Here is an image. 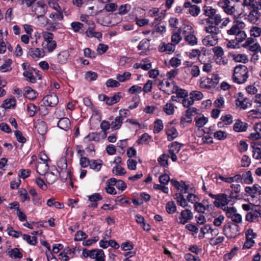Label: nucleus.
<instances>
[{
  "mask_svg": "<svg viewBox=\"0 0 261 261\" xmlns=\"http://www.w3.org/2000/svg\"><path fill=\"white\" fill-rule=\"evenodd\" d=\"M8 254L9 257L13 259H21L22 257V254L19 249L14 248L8 250Z\"/></svg>",
  "mask_w": 261,
  "mask_h": 261,
  "instance_id": "ea45409f",
  "label": "nucleus"
},
{
  "mask_svg": "<svg viewBox=\"0 0 261 261\" xmlns=\"http://www.w3.org/2000/svg\"><path fill=\"white\" fill-rule=\"evenodd\" d=\"M45 103L50 107H54L58 103V98L55 94L48 95L43 98Z\"/></svg>",
  "mask_w": 261,
  "mask_h": 261,
  "instance_id": "c85d7f7f",
  "label": "nucleus"
},
{
  "mask_svg": "<svg viewBox=\"0 0 261 261\" xmlns=\"http://www.w3.org/2000/svg\"><path fill=\"white\" fill-rule=\"evenodd\" d=\"M213 52L214 54V58L224 56V51L223 49L219 46L214 47L213 48Z\"/></svg>",
  "mask_w": 261,
  "mask_h": 261,
  "instance_id": "774afa93",
  "label": "nucleus"
},
{
  "mask_svg": "<svg viewBox=\"0 0 261 261\" xmlns=\"http://www.w3.org/2000/svg\"><path fill=\"white\" fill-rule=\"evenodd\" d=\"M194 208L196 212L199 213H204L205 211H210L212 210L213 205L210 204L208 199H203L202 202L198 201L194 205Z\"/></svg>",
  "mask_w": 261,
  "mask_h": 261,
  "instance_id": "f3484780",
  "label": "nucleus"
},
{
  "mask_svg": "<svg viewBox=\"0 0 261 261\" xmlns=\"http://www.w3.org/2000/svg\"><path fill=\"white\" fill-rule=\"evenodd\" d=\"M194 120L196 126L198 128H201L207 123L208 118L202 115H200L195 117Z\"/></svg>",
  "mask_w": 261,
  "mask_h": 261,
  "instance_id": "e433bc0d",
  "label": "nucleus"
},
{
  "mask_svg": "<svg viewBox=\"0 0 261 261\" xmlns=\"http://www.w3.org/2000/svg\"><path fill=\"white\" fill-rule=\"evenodd\" d=\"M102 161L101 160H92L90 162V169L98 172L99 171L102 165Z\"/></svg>",
  "mask_w": 261,
  "mask_h": 261,
  "instance_id": "a19ab883",
  "label": "nucleus"
},
{
  "mask_svg": "<svg viewBox=\"0 0 261 261\" xmlns=\"http://www.w3.org/2000/svg\"><path fill=\"white\" fill-rule=\"evenodd\" d=\"M49 17L54 21H61L63 19L64 16L61 11V8H59V10L57 13H52L50 14Z\"/></svg>",
  "mask_w": 261,
  "mask_h": 261,
  "instance_id": "6e6d98bb",
  "label": "nucleus"
},
{
  "mask_svg": "<svg viewBox=\"0 0 261 261\" xmlns=\"http://www.w3.org/2000/svg\"><path fill=\"white\" fill-rule=\"evenodd\" d=\"M182 33L185 42L189 45L194 46L198 44L197 38L194 35V30L190 25H184Z\"/></svg>",
  "mask_w": 261,
  "mask_h": 261,
  "instance_id": "39448f33",
  "label": "nucleus"
},
{
  "mask_svg": "<svg viewBox=\"0 0 261 261\" xmlns=\"http://www.w3.org/2000/svg\"><path fill=\"white\" fill-rule=\"evenodd\" d=\"M158 86L160 87V89L168 95L174 93L177 86L176 82L173 80L165 79L162 81L160 80Z\"/></svg>",
  "mask_w": 261,
  "mask_h": 261,
  "instance_id": "1a4fd4ad",
  "label": "nucleus"
},
{
  "mask_svg": "<svg viewBox=\"0 0 261 261\" xmlns=\"http://www.w3.org/2000/svg\"><path fill=\"white\" fill-rule=\"evenodd\" d=\"M193 218V214L190 210L185 209L181 211L180 214L175 216V221L179 224L185 225Z\"/></svg>",
  "mask_w": 261,
  "mask_h": 261,
  "instance_id": "9d476101",
  "label": "nucleus"
},
{
  "mask_svg": "<svg viewBox=\"0 0 261 261\" xmlns=\"http://www.w3.org/2000/svg\"><path fill=\"white\" fill-rule=\"evenodd\" d=\"M247 127L248 124L247 123L237 120L233 125V129L237 132H245Z\"/></svg>",
  "mask_w": 261,
  "mask_h": 261,
  "instance_id": "473e14b6",
  "label": "nucleus"
},
{
  "mask_svg": "<svg viewBox=\"0 0 261 261\" xmlns=\"http://www.w3.org/2000/svg\"><path fill=\"white\" fill-rule=\"evenodd\" d=\"M230 200L228 199V196L224 193L218 194L217 200L214 202V205L217 207H220L224 211H226L230 207L227 206Z\"/></svg>",
  "mask_w": 261,
  "mask_h": 261,
  "instance_id": "9b49d317",
  "label": "nucleus"
},
{
  "mask_svg": "<svg viewBox=\"0 0 261 261\" xmlns=\"http://www.w3.org/2000/svg\"><path fill=\"white\" fill-rule=\"evenodd\" d=\"M6 231L8 232V234L15 238H18L21 236H22V232L21 231H16L13 229V227L12 226H8L7 228Z\"/></svg>",
  "mask_w": 261,
  "mask_h": 261,
  "instance_id": "e2e57ef3",
  "label": "nucleus"
},
{
  "mask_svg": "<svg viewBox=\"0 0 261 261\" xmlns=\"http://www.w3.org/2000/svg\"><path fill=\"white\" fill-rule=\"evenodd\" d=\"M132 74L129 72H124L122 74H117L116 76V79L119 83L125 82L130 79Z\"/></svg>",
  "mask_w": 261,
  "mask_h": 261,
  "instance_id": "09e8293b",
  "label": "nucleus"
},
{
  "mask_svg": "<svg viewBox=\"0 0 261 261\" xmlns=\"http://www.w3.org/2000/svg\"><path fill=\"white\" fill-rule=\"evenodd\" d=\"M54 35L52 33L49 32H43L42 37L44 42L42 43V46L44 50L48 52L53 51L57 47V43L54 39Z\"/></svg>",
  "mask_w": 261,
  "mask_h": 261,
  "instance_id": "423d86ee",
  "label": "nucleus"
},
{
  "mask_svg": "<svg viewBox=\"0 0 261 261\" xmlns=\"http://www.w3.org/2000/svg\"><path fill=\"white\" fill-rule=\"evenodd\" d=\"M123 120V119H121V117H116L114 121H112L111 124L112 128L115 130L119 129L122 125Z\"/></svg>",
  "mask_w": 261,
  "mask_h": 261,
  "instance_id": "13d9d810",
  "label": "nucleus"
},
{
  "mask_svg": "<svg viewBox=\"0 0 261 261\" xmlns=\"http://www.w3.org/2000/svg\"><path fill=\"white\" fill-rule=\"evenodd\" d=\"M149 40L147 39H143L139 43L137 46V48L139 50H142V53H144L149 49Z\"/></svg>",
  "mask_w": 261,
  "mask_h": 261,
  "instance_id": "37998d69",
  "label": "nucleus"
},
{
  "mask_svg": "<svg viewBox=\"0 0 261 261\" xmlns=\"http://www.w3.org/2000/svg\"><path fill=\"white\" fill-rule=\"evenodd\" d=\"M57 125L61 129L68 130L70 128V121L67 117L61 118L59 120Z\"/></svg>",
  "mask_w": 261,
  "mask_h": 261,
  "instance_id": "c756f323",
  "label": "nucleus"
},
{
  "mask_svg": "<svg viewBox=\"0 0 261 261\" xmlns=\"http://www.w3.org/2000/svg\"><path fill=\"white\" fill-rule=\"evenodd\" d=\"M34 72L37 73V71L32 68L27 71H24L22 74L24 77L27 78V81H29L32 83H35L36 82V78L34 75Z\"/></svg>",
  "mask_w": 261,
  "mask_h": 261,
  "instance_id": "2f4dec72",
  "label": "nucleus"
},
{
  "mask_svg": "<svg viewBox=\"0 0 261 261\" xmlns=\"http://www.w3.org/2000/svg\"><path fill=\"white\" fill-rule=\"evenodd\" d=\"M45 176L46 181L48 184H53L56 181L60 175V172L56 168H54L50 172H47Z\"/></svg>",
  "mask_w": 261,
  "mask_h": 261,
  "instance_id": "6ab92c4d",
  "label": "nucleus"
},
{
  "mask_svg": "<svg viewBox=\"0 0 261 261\" xmlns=\"http://www.w3.org/2000/svg\"><path fill=\"white\" fill-rule=\"evenodd\" d=\"M182 28L178 29L177 31L173 33L171 36V42L175 45L178 44L182 40V37L180 35Z\"/></svg>",
  "mask_w": 261,
  "mask_h": 261,
  "instance_id": "79ce46f5",
  "label": "nucleus"
},
{
  "mask_svg": "<svg viewBox=\"0 0 261 261\" xmlns=\"http://www.w3.org/2000/svg\"><path fill=\"white\" fill-rule=\"evenodd\" d=\"M117 9V6L115 3H109L105 5L103 10L99 11L98 13L97 22L101 24L105 25L103 22L101 20V18L103 16H106L107 14L106 12H114Z\"/></svg>",
  "mask_w": 261,
  "mask_h": 261,
  "instance_id": "2eb2a0df",
  "label": "nucleus"
},
{
  "mask_svg": "<svg viewBox=\"0 0 261 261\" xmlns=\"http://www.w3.org/2000/svg\"><path fill=\"white\" fill-rule=\"evenodd\" d=\"M46 204L49 207L54 206L57 208H63L64 207L63 203L56 201L53 197L47 200Z\"/></svg>",
  "mask_w": 261,
  "mask_h": 261,
  "instance_id": "de8ad7c7",
  "label": "nucleus"
},
{
  "mask_svg": "<svg viewBox=\"0 0 261 261\" xmlns=\"http://www.w3.org/2000/svg\"><path fill=\"white\" fill-rule=\"evenodd\" d=\"M29 54L34 59L42 58L45 55L44 49L38 47L31 48Z\"/></svg>",
  "mask_w": 261,
  "mask_h": 261,
  "instance_id": "4be33fe9",
  "label": "nucleus"
},
{
  "mask_svg": "<svg viewBox=\"0 0 261 261\" xmlns=\"http://www.w3.org/2000/svg\"><path fill=\"white\" fill-rule=\"evenodd\" d=\"M24 96L30 99H34L38 96V93L30 87H27L24 90Z\"/></svg>",
  "mask_w": 261,
  "mask_h": 261,
  "instance_id": "58836bf2",
  "label": "nucleus"
},
{
  "mask_svg": "<svg viewBox=\"0 0 261 261\" xmlns=\"http://www.w3.org/2000/svg\"><path fill=\"white\" fill-rule=\"evenodd\" d=\"M227 136L226 132L223 130H218L214 133V137L218 140H224Z\"/></svg>",
  "mask_w": 261,
  "mask_h": 261,
  "instance_id": "0e129e2a",
  "label": "nucleus"
},
{
  "mask_svg": "<svg viewBox=\"0 0 261 261\" xmlns=\"http://www.w3.org/2000/svg\"><path fill=\"white\" fill-rule=\"evenodd\" d=\"M70 56V54L68 50H65L60 51L57 56V62L60 64H65Z\"/></svg>",
  "mask_w": 261,
  "mask_h": 261,
  "instance_id": "bb28decb",
  "label": "nucleus"
},
{
  "mask_svg": "<svg viewBox=\"0 0 261 261\" xmlns=\"http://www.w3.org/2000/svg\"><path fill=\"white\" fill-rule=\"evenodd\" d=\"M47 11V6L43 1H38L34 11L35 14L38 16L45 15Z\"/></svg>",
  "mask_w": 261,
  "mask_h": 261,
  "instance_id": "393cba45",
  "label": "nucleus"
},
{
  "mask_svg": "<svg viewBox=\"0 0 261 261\" xmlns=\"http://www.w3.org/2000/svg\"><path fill=\"white\" fill-rule=\"evenodd\" d=\"M168 140L172 141L178 136V133L176 129L170 125L166 129Z\"/></svg>",
  "mask_w": 261,
  "mask_h": 261,
  "instance_id": "4c0bfd02",
  "label": "nucleus"
},
{
  "mask_svg": "<svg viewBox=\"0 0 261 261\" xmlns=\"http://www.w3.org/2000/svg\"><path fill=\"white\" fill-rule=\"evenodd\" d=\"M233 60L237 62H242L245 63L248 61L247 56L245 54H233Z\"/></svg>",
  "mask_w": 261,
  "mask_h": 261,
  "instance_id": "5fc2aeb1",
  "label": "nucleus"
},
{
  "mask_svg": "<svg viewBox=\"0 0 261 261\" xmlns=\"http://www.w3.org/2000/svg\"><path fill=\"white\" fill-rule=\"evenodd\" d=\"M86 34L88 37H95L96 38H101L102 34L100 32H94L92 28H89L86 32Z\"/></svg>",
  "mask_w": 261,
  "mask_h": 261,
  "instance_id": "052dcab7",
  "label": "nucleus"
},
{
  "mask_svg": "<svg viewBox=\"0 0 261 261\" xmlns=\"http://www.w3.org/2000/svg\"><path fill=\"white\" fill-rule=\"evenodd\" d=\"M260 215V213L257 211H252L248 213L246 215V220L249 222H255L258 221V216Z\"/></svg>",
  "mask_w": 261,
  "mask_h": 261,
  "instance_id": "c03bdc74",
  "label": "nucleus"
},
{
  "mask_svg": "<svg viewBox=\"0 0 261 261\" xmlns=\"http://www.w3.org/2000/svg\"><path fill=\"white\" fill-rule=\"evenodd\" d=\"M35 127L37 129L38 133L41 135L45 134L47 130L46 124L43 121L37 122L35 124Z\"/></svg>",
  "mask_w": 261,
  "mask_h": 261,
  "instance_id": "f704fd0d",
  "label": "nucleus"
},
{
  "mask_svg": "<svg viewBox=\"0 0 261 261\" xmlns=\"http://www.w3.org/2000/svg\"><path fill=\"white\" fill-rule=\"evenodd\" d=\"M112 172L116 175H124L126 173L124 169L121 165H115L112 169Z\"/></svg>",
  "mask_w": 261,
  "mask_h": 261,
  "instance_id": "680f3d73",
  "label": "nucleus"
},
{
  "mask_svg": "<svg viewBox=\"0 0 261 261\" xmlns=\"http://www.w3.org/2000/svg\"><path fill=\"white\" fill-rule=\"evenodd\" d=\"M202 11L203 15L207 18L205 21L207 23H214L216 24H220L222 21V17L218 10L213 8L211 6H206L203 7Z\"/></svg>",
  "mask_w": 261,
  "mask_h": 261,
  "instance_id": "f03ea898",
  "label": "nucleus"
},
{
  "mask_svg": "<svg viewBox=\"0 0 261 261\" xmlns=\"http://www.w3.org/2000/svg\"><path fill=\"white\" fill-rule=\"evenodd\" d=\"M12 64V60L8 59L5 61L3 64L0 66V71L2 72H10L12 70L11 65Z\"/></svg>",
  "mask_w": 261,
  "mask_h": 261,
  "instance_id": "a18cd8bd",
  "label": "nucleus"
},
{
  "mask_svg": "<svg viewBox=\"0 0 261 261\" xmlns=\"http://www.w3.org/2000/svg\"><path fill=\"white\" fill-rule=\"evenodd\" d=\"M253 148V157L255 159H261V149L259 147V144L257 142H252L251 144Z\"/></svg>",
  "mask_w": 261,
  "mask_h": 261,
  "instance_id": "c9c22d12",
  "label": "nucleus"
},
{
  "mask_svg": "<svg viewBox=\"0 0 261 261\" xmlns=\"http://www.w3.org/2000/svg\"><path fill=\"white\" fill-rule=\"evenodd\" d=\"M226 215L227 218L230 219L235 223L239 224L242 223V216L240 214L238 213L237 209L234 207H230L226 211Z\"/></svg>",
  "mask_w": 261,
  "mask_h": 261,
  "instance_id": "dca6fc26",
  "label": "nucleus"
},
{
  "mask_svg": "<svg viewBox=\"0 0 261 261\" xmlns=\"http://www.w3.org/2000/svg\"><path fill=\"white\" fill-rule=\"evenodd\" d=\"M49 163L38 162L36 165L37 172L40 175H43L46 173L49 169Z\"/></svg>",
  "mask_w": 261,
  "mask_h": 261,
  "instance_id": "7c9ffc66",
  "label": "nucleus"
},
{
  "mask_svg": "<svg viewBox=\"0 0 261 261\" xmlns=\"http://www.w3.org/2000/svg\"><path fill=\"white\" fill-rule=\"evenodd\" d=\"M255 131L254 133H252L250 134L249 138L253 142H255L257 140L261 138L260 132H261V123H256L253 127Z\"/></svg>",
  "mask_w": 261,
  "mask_h": 261,
  "instance_id": "cd10ccee",
  "label": "nucleus"
},
{
  "mask_svg": "<svg viewBox=\"0 0 261 261\" xmlns=\"http://www.w3.org/2000/svg\"><path fill=\"white\" fill-rule=\"evenodd\" d=\"M219 39V37L213 35H208L202 39V43L206 46H213L216 45Z\"/></svg>",
  "mask_w": 261,
  "mask_h": 261,
  "instance_id": "412c9836",
  "label": "nucleus"
},
{
  "mask_svg": "<svg viewBox=\"0 0 261 261\" xmlns=\"http://www.w3.org/2000/svg\"><path fill=\"white\" fill-rule=\"evenodd\" d=\"M163 110L167 115H171L174 113V106L171 102H167L164 106Z\"/></svg>",
  "mask_w": 261,
  "mask_h": 261,
  "instance_id": "864d4df0",
  "label": "nucleus"
},
{
  "mask_svg": "<svg viewBox=\"0 0 261 261\" xmlns=\"http://www.w3.org/2000/svg\"><path fill=\"white\" fill-rule=\"evenodd\" d=\"M224 231L227 237L234 238L239 233V227L235 224L227 223L223 227Z\"/></svg>",
  "mask_w": 261,
  "mask_h": 261,
  "instance_id": "f8f14e48",
  "label": "nucleus"
},
{
  "mask_svg": "<svg viewBox=\"0 0 261 261\" xmlns=\"http://www.w3.org/2000/svg\"><path fill=\"white\" fill-rule=\"evenodd\" d=\"M166 210L169 214H173L176 211V206L173 201H168L166 205Z\"/></svg>",
  "mask_w": 261,
  "mask_h": 261,
  "instance_id": "603ef678",
  "label": "nucleus"
},
{
  "mask_svg": "<svg viewBox=\"0 0 261 261\" xmlns=\"http://www.w3.org/2000/svg\"><path fill=\"white\" fill-rule=\"evenodd\" d=\"M16 102L14 98L6 99L3 103V107L5 109H11L15 107Z\"/></svg>",
  "mask_w": 261,
  "mask_h": 261,
  "instance_id": "3c124183",
  "label": "nucleus"
},
{
  "mask_svg": "<svg viewBox=\"0 0 261 261\" xmlns=\"http://www.w3.org/2000/svg\"><path fill=\"white\" fill-rule=\"evenodd\" d=\"M82 255L84 258L90 257L91 259H94L93 261H105V255L103 251L101 249H83Z\"/></svg>",
  "mask_w": 261,
  "mask_h": 261,
  "instance_id": "0eeeda50",
  "label": "nucleus"
},
{
  "mask_svg": "<svg viewBox=\"0 0 261 261\" xmlns=\"http://www.w3.org/2000/svg\"><path fill=\"white\" fill-rule=\"evenodd\" d=\"M174 93L176 94L178 98L180 99V101L188 96V92L186 90L179 88L178 86H177V88H175Z\"/></svg>",
  "mask_w": 261,
  "mask_h": 261,
  "instance_id": "8fccbe9b",
  "label": "nucleus"
},
{
  "mask_svg": "<svg viewBox=\"0 0 261 261\" xmlns=\"http://www.w3.org/2000/svg\"><path fill=\"white\" fill-rule=\"evenodd\" d=\"M254 103H256V105H254V107L255 109H253L251 110L249 113H251V115H260L261 113L260 112V108L261 107V94H257L255 95Z\"/></svg>",
  "mask_w": 261,
  "mask_h": 261,
  "instance_id": "a878e982",
  "label": "nucleus"
},
{
  "mask_svg": "<svg viewBox=\"0 0 261 261\" xmlns=\"http://www.w3.org/2000/svg\"><path fill=\"white\" fill-rule=\"evenodd\" d=\"M197 109L195 108H189L186 112V115L180 118V124L184 125L186 123H191L192 122V116L194 113H196Z\"/></svg>",
  "mask_w": 261,
  "mask_h": 261,
  "instance_id": "aec40b11",
  "label": "nucleus"
},
{
  "mask_svg": "<svg viewBox=\"0 0 261 261\" xmlns=\"http://www.w3.org/2000/svg\"><path fill=\"white\" fill-rule=\"evenodd\" d=\"M47 27H46V30L49 31H55L57 29L61 28V24L55 22H49L48 21V23H47Z\"/></svg>",
  "mask_w": 261,
  "mask_h": 261,
  "instance_id": "338daca9",
  "label": "nucleus"
},
{
  "mask_svg": "<svg viewBox=\"0 0 261 261\" xmlns=\"http://www.w3.org/2000/svg\"><path fill=\"white\" fill-rule=\"evenodd\" d=\"M245 27L246 24L243 21L237 20L233 21L231 27L227 31V33L229 35H235L243 30Z\"/></svg>",
  "mask_w": 261,
  "mask_h": 261,
  "instance_id": "a211bd4d",
  "label": "nucleus"
},
{
  "mask_svg": "<svg viewBox=\"0 0 261 261\" xmlns=\"http://www.w3.org/2000/svg\"><path fill=\"white\" fill-rule=\"evenodd\" d=\"M243 5L250 10L248 15V21L256 23L261 17V0H244Z\"/></svg>",
  "mask_w": 261,
  "mask_h": 261,
  "instance_id": "f257e3e1",
  "label": "nucleus"
},
{
  "mask_svg": "<svg viewBox=\"0 0 261 261\" xmlns=\"http://www.w3.org/2000/svg\"><path fill=\"white\" fill-rule=\"evenodd\" d=\"M248 77V70L244 65L240 64L235 67L233 74V81L241 84L246 82Z\"/></svg>",
  "mask_w": 261,
  "mask_h": 261,
  "instance_id": "7ed1b4c3",
  "label": "nucleus"
},
{
  "mask_svg": "<svg viewBox=\"0 0 261 261\" xmlns=\"http://www.w3.org/2000/svg\"><path fill=\"white\" fill-rule=\"evenodd\" d=\"M220 77L218 74H212L207 77H202L200 80V87L201 88L210 89L215 88L219 83Z\"/></svg>",
  "mask_w": 261,
  "mask_h": 261,
  "instance_id": "20e7f679",
  "label": "nucleus"
},
{
  "mask_svg": "<svg viewBox=\"0 0 261 261\" xmlns=\"http://www.w3.org/2000/svg\"><path fill=\"white\" fill-rule=\"evenodd\" d=\"M39 108L34 104L30 103L27 105V110L30 117L34 116L38 111Z\"/></svg>",
  "mask_w": 261,
  "mask_h": 261,
  "instance_id": "4d7b16f0",
  "label": "nucleus"
},
{
  "mask_svg": "<svg viewBox=\"0 0 261 261\" xmlns=\"http://www.w3.org/2000/svg\"><path fill=\"white\" fill-rule=\"evenodd\" d=\"M175 45L172 42L171 43H166L162 42L158 46V50L160 52H165L168 54L173 53L175 51Z\"/></svg>",
  "mask_w": 261,
  "mask_h": 261,
  "instance_id": "5701e85b",
  "label": "nucleus"
},
{
  "mask_svg": "<svg viewBox=\"0 0 261 261\" xmlns=\"http://www.w3.org/2000/svg\"><path fill=\"white\" fill-rule=\"evenodd\" d=\"M183 65L184 71L188 76L195 78L200 75V68L194 63L189 61H185L183 63Z\"/></svg>",
  "mask_w": 261,
  "mask_h": 261,
  "instance_id": "6e6552de",
  "label": "nucleus"
},
{
  "mask_svg": "<svg viewBox=\"0 0 261 261\" xmlns=\"http://www.w3.org/2000/svg\"><path fill=\"white\" fill-rule=\"evenodd\" d=\"M131 6L129 4H125L121 5L118 8V14L123 15L127 13L131 9Z\"/></svg>",
  "mask_w": 261,
  "mask_h": 261,
  "instance_id": "bf43d9fd",
  "label": "nucleus"
},
{
  "mask_svg": "<svg viewBox=\"0 0 261 261\" xmlns=\"http://www.w3.org/2000/svg\"><path fill=\"white\" fill-rule=\"evenodd\" d=\"M174 199L176 200L178 205L182 207H186L188 205L187 199H186L182 193H176L174 195Z\"/></svg>",
  "mask_w": 261,
  "mask_h": 261,
  "instance_id": "72a5a7b5",
  "label": "nucleus"
},
{
  "mask_svg": "<svg viewBox=\"0 0 261 261\" xmlns=\"http://www.w3.org/2000/svg\"><path fill=\"white\" fill-rule=\"evenodd\" d=\"M122 97L121 93L119 92L113 96L108 97L107 100V105L108 106H112L117 102H118Z\"/></svg>",
  "mask_w": 261,
  "mask_h": 261,
  "instance_id": "49530a36",
  "label": "nucleus"
},
{
  "mask_svg": "<svg viewBox=\"0 0 261 261\" xmlns=\"http://www.w3.org/2000/svg\"><path fill=\"white\" fill-rule=\"evenodd\" d=\"M209 24L205 27L204 31L210 35H213L219 36L221 33V30L218 25L220 24H216L214 23H208Z\"/></svg>",
  "mask_w": 261,
  "mask_h": 261,
  "instance_id": "b1692460",
  "label": "nucleus"
},
{
  "mask_svg": "<svg viewBox=\"0 0 261 261\" xmlns=\"http://www.w3.org/2000/svg\"><path fill=\"white\" fill-rule=\"evenodd\" d=\"M236 97V104L241 109L245 110L251 106V104L249 98L245 96L243 93H238Z\"/></svg>",
  "mask_w": 261,
  "mask_h": 261,
  "instance_id": "ddd939ff",
  "label": "nucleus"
},
{
  "mask_svg": "<svg viewBox=\"0 0 261 261\" xmlns=\"http://www.w3.org/2000/svg\"><path fill=\"white\" fill-rule=\"evenodd\" d=\"M22 238L25 240L29 244L32 245H35L37 243V238L34 236H31L29 234H23Z\"/></svg>",
  "mask_w": 261,
  "mask_h": 261,
  "instance_id": "69168bd1",
  "label": "nucleus"
},
{
  "mask_svg": "<svg viewBox=\"0 0 261 261\" xmlns=\"http://www.w3.org/2000/svg\"><path fill=\"white\" fill-rule=\"evenodd\" d=\"M171 183L176 189L182 193H188L193 191V187H191L189 185H187L185 182L183 181L179 182L176 180L172 179L171 180Z\"/></svg>",
  "mask_w": 261,
  "mask_h": 261,
  "instance_id": "4468645a",
  "label": "nucleus"
}]
</instances>
